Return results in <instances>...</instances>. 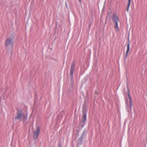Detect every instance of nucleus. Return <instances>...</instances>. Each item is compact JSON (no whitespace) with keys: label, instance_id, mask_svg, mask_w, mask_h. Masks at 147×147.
I'll return each instance as SVG.
<instances>
[{"label":"nucleus","instance_id":"1","mask_svg":"<svg viewBox=\"0 0 147 147\" xmlns=\"http://www.w3.org/2000/svg\"><path fill=\"white\" fill-rule=\"evenodd\" d=\"M16 119L21 121L22 119L24 122H25L28 119V117L26 115L21 109H18L16 113V116L15 117Z\"/></svg>","mask_w":147,"mask_h":147},{"label":"nucleus","instance_id":"2","mask_svg":"<svg viewBox=\"0 0 147 147\" xmlns=\"http://www.w3.org/2000/svg\"><path fill=\"white\" fill-rule=\"evenodd\" d=\"M14 38L13 36L11 35L9 38L6 39L5 45L6 49L11 50L13 47Z\"/></svg>","mask_w":147,"mask_h":147},{"label":"nucleus","instance_id":"3","mask_svg":"<svg viewBox=\"0 0 147 147\" xmlns=\"http://www.w3.org/2000/svg\"><path fill=\"white\" fill-rule=\"evenodd\" d=\"M112 20L115 24V28L116 31L119 30L118 28V22L119 19L117 15L115 13H113L112 16Z\"/></svg>","mask_w":147,"mask_h":147},{"label":"nucleus","instance_id":"4","mask_svg":"<svg viewBox=\"0 0 147 147\" xmlns=\"http://www.w3.org/2000/svg\"><path fill=\"white\" fill-rule=\"evenodd\" d=\"M40 130V128L39 127H37L36 130L33 133V139L36 140L38 137Z\"/></svg>","mask_w":147,"mask_h":147},{"label":"nucleus","instance_id":"5","mask_svg":"<svg viewBox=\"0 0 147 147\" xmlns=\"http://www.w3.org/2000/svg\"><path fill=\"white\" fill-rule=\"evenodd\" d=\"M76 65L74 62H73L70 67V75L71 76V80H72L73 78L74 71Z\"/></svg>","mask_w":147,"mask_h":147},{"label":"nucleus","instance_id":"6","mask_svg":"<svg viewBox=\"0 0 147 147\" xmlns=\"http://www.w3.org/2000/svg\"><path fill=\"white\" fill-rule=\"evenodd\" d=\"M88 110L86 109H84L83 110V116L84 119V121H85L86 119V116Z\"/></svg>","mask_w":147,"mask_h":147},{"label":"nucleus","instance_id":"7","mask_svg":"<svg viewBox=\"0 0 147 147\" xmlns=\"http://www.w3.org/2000/svg\"><path fill=\"white\" fill-rule=\"evenodd\" d=\"M127 50L126 52V55L125 56V59L127 57V54L128 53V52L129 51V49H130V44L129 43V40H128V42L127 45Z\"/></svg>","mask_w":147,"mask_h":147},{"label":"nucleus","instance_id":"8","mask_svg":"<svg viewBox=\"0 0 147 147\" xmlns=\"http://www.w3.org/2000/svg\"><path fill=\"white\" fill-rule=\"evenodd\" d=\"M127 90H128V92H127V95L129 97V98L130 100V107L131 109L132 105L131 103V98L130 96V94L129 93V88L127 87Z\"/></svg>","mask_w":147,"mask_h":147},{"label":"nucleus","instance_id":"9","mask_svg":"<svg viewBox=\"0 0 147 147\" xmlns=\"http://www.w3.org/2000/svg\"><path fill=\"white\" fill-rule=\"evenodd\" d=\"M83 139L79 138L77 141V143L78 145H81L83 143Z\"/></svg>","mask_w":147,"mask_h":147},{"label":"nucleus","instance_id":"10","mask_svg":"<svg viewBox=\"0 0 147 147\" xmlns=\"http://www.w3.org/2000/svg\"><path fill=\"white\" fill-rule=\"evenodd\" d=\"M86 129H84V130L82 134L81 135L80 138L83 139V138L84 137V134H85L86 135Z\"/></svg>","mask_w":147,"mask_h":147},{"label":"nucleus","instance_id":"11","mask_svg":"<svg viewBox=\"0 0 147 147\" xmlns=\"http://www.w3.org/2000/svg\"><path fill=\"white\" fill-rule=\"evenodd\" d=\"M86 124V123H85V121H83L80 123V126L81 128H83Z\"/></svg>","mask_w":147,"mask_h":147},{"label":"nucleus","instance_id":"12","mask_svg":"<svg viewBox=\"0 0 147 147\" xmlns=\"http://www.w3.org/2000/svg\"><path fill=\"white\" fill-rule=\"evenodd\" d=\"M130 5H129V4L127 5V11H129V7Z\"/></svg>","mask_w":147,"mask_h":147},{"label":"nucleus","instance_id":"13","mask_svg":"<svg viewBox=\"0 0 147 147\" xmlns=\"http://www.w3.org/2000/svg\"><path fill=\"white\" fill-rule=\"evenodd\" d=\"M128 4L130 5L131 0H128Z\"/></svg>","mask_w":147,"mask_h":147},{"label":"nucleus","instance_id":"14","mask_svg":"<svg viewBox=\"0 0 147 147\" xmlns=\"http://www.w3.org/2000/svg\"><path fill=\"white\" fill-rule=\"evenodd\" d=\"M65 4H66V6H67V3L66 2Z\"/></svg>","mask_w":147,"mask_h":147},{"label":"nucleus","instance_id":"15","mask_svg":"<svg viewBox=\"0 0 147 147\" xmlns=\"http://www.w3.org/2000/svg\"><path fill=\"white\" fill-rule=\"evenodd\" d=\"M36 98H35V100H34V101H35H35H36Z\"/></svg>","mask_w":147,"mask_h":147},{"label":"nucleus","instance_id":"16","mask_svg":"<svg viewBox=\"0 0 147 147\" xmlns=\"http://www.w3.org/2000/svg\"><path fill=\"white\" fill-rule=\"evenodd\" d=\"M79 1L80 2L81 1V0H79Z\"/></svg>","mask_w":147,"mask_h":147},{"label":"nucleus","instance_id":"17","mask_svg":"<svg viewBox=\"0 0 147 147\" xmlns=\"http://www.w3.org/2000/svg\"><path fill=\"white\" fill-rule=\"evenodd\" d=\"M97 94H98V93H97V92H96V94H97Z\"/></svg>","mask_w":147,"mask_h":147}]
</instances>
